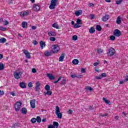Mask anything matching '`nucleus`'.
<instances>
[{
    "label": "nucleus",
    "instance_id": "f257e3e1",
    "mask_svg": "<svg viewBox=\"0 0 128 128\" xmlns=\"http://www.w3.org/2000/svg\"><path fill=\"white\" fill-rule=\"evenodd\" d=\"M58 4V0H52L51 3L49 6L50 10H54L56 6Z\"/></svg>",
    "mask_w": 128,
    "mask_h": 128
},
{
    "label": "nucleus",
    "instance_id": "f03ea898",
    "mask_svg": "<svg viewBox=\"0 0 128 128\" xmlns=\"http://www.w3.org/2000/svg\"><path fill=\"white\" fill-rule=\"evenodd\" d=\"M115 50L114 48H111L108 50V52H107V54H108V56H112L114 54Z\"/></svg>",
    "mask_w": 128,
    "mask_h": 128
},
{
    "label": "nucleus",
    "instance_id": "7ed1b4c3",
    "mask_svg": "<svg viewBox=\"0 0 128 128\" xmlns=\"http://www.w3.org/2000/svg\"><path fill=\"white\" fill-rule=\"evenodd\" d=\"M20 106H22V102H17L14 106V108L16 112H18L20 110Z\"/></svg>",
    "mask_w": 128,
    "mask_h": 128
},
{
    "label": "nucleus",
    "instance_id": "20e7f679",
    "mask_svg": "<svg viewBox=\"0 0 128 128\" xmlns=\"http://www.w3.org/2000/svg\"><path fill=\"white\" fill-rule=\"evenodd\" d=\"M22 72H15L14 74V77L16 80H19V78H20V76H22Z\"/></svg>",
    "mask_w": 128,
    "mask_h": 128
},
{
    "label": "nucleus",
    "instance_id": "39448f33",
    "mask_svg": "<svg viewBox=\"0 0 128 128\" xmlns=\"http://www.w3.org/2000/svg\"><path fill=\"white\" fill-rule=\"evenodd\" d=\"M114 36L117 37L120 36H122V32H120V30L116 29L114 31Z\"/></svg>",
    "mask_w": 128,
    "mask_h": 128
},
{
    "label": "nucleus",
    "instance_id": "423d86ee",
    "mask_svg": "<svg viewBox=\"0 0 128 128\" xmlns=\"http://www.w3.org/2000/svg\"><path fill=\"white\" fill-rule=\"evenodd\" d=\"M60 51V48L58 45L53 46V54H58Z\"/></svg>",
    "mask_w": 128,
    "mask_h": 128
},
{
    "label": "nucleus",
    "instance_id": "0eeeda50",
    "mask_svg": "<svg viewBox=\"0 0 128 128\" xmlns=\"http://www.w3.org/2000/svg\"><path fill=\"white\" fill-rule=\"evenodd\" d=\"M40 10V5L35 4L33 6V10L34 12H38Z\"/></svg>",
    "mask_w": 128,
    "mask_h": 128
},
{
    "label": "nucleus",
    "instance_id": "6e6552de",
    "mask_svg": "<svg viewBox=\"0 0 128 128\" xmlns=\"http://www.w3.org/2000/svg\"><path fill=\"white\" fill-rule=\"evenodd\" d=\"M23 52H24V54H25L26 58H30V53L28 51V50H24Z\"/></svg>",
    "mask_w": 128,
    "mask_h": 128
},
{
    "label": "nucleus",
    "instance_id": "1a4fd4ad",
    "mask_svg": "<svg viewBox=\"0 0 128 128\" xmlns=\"http://www.w3.org/2000/svg\"><path fill=\"white\" fill-rule=\"evenodd\" d=\"M30 106L32 108H36V100L33 99L30 101Z\"/></svg>",
    "mask_w": 128,
    "mask_h": 128
},
{
    "label": "nucleus",
    "instance_id": "9d476101",
    "mask_svg": "<svg viewBox=\"0 0 128 128\" xmlns=\"http://www.w3.org/2000/svg\"><path fill=\"white\" fill-rule=\"evenodd\" d=\"M28 14H30V12H28V11H24L20 13V16L22 17L28 16Z\"/></svg>",
    "mask_w": 128,
    "mask_h": 128
},
{
    "label": "nucleus",
    "instance_id": "9b49d317",
    "mask_svg": "<svg viewBox=\"0 0 128 128\" xmlns=\"http://www.w3.org/2000/svg\"><path fill=\"white\" fill-rule=\"evenodd\" d=\"M106 76V74L102 73L100 76H96V80H100L102 78H104Z\"/></svg>",
    "mask_w": 128,
    "mask_h": 128
},
{
    "label": "nucleus",
    "instance_id": "f8f14e48",
    "mask_svg": "<svg viewBox=\"0 0 128 128\" xmlns=\"http://www.w3.org/2000/svg\"><path fill=\"white\" fill-rule=\"evenodd\" d=\"M110 18V15L106 14L103 18H102V22H107L108 20Z\"/></svg>",
    "mask_w": 128,
    "mask_h": 128
},
{
    "label": "nucleus",
    "instance_id": "ddd939ff",
    "mask_svg": "<svg viewBox=\"0 0 128 128\" xmlns=\"http://www.w3.org/2000/svg\"><path fill=\"white\" fill-rule=\"evenodd\" d=\"M21 88H26V82H20L19 84Z\"/></svg>",
    "mask_w": 128,
    "mask_h": 128
},
{
    "label": "nucleus",
    "instance_id": "4468645a",
    "mask_svg": "<svg viewBox=\"0 0 128 128\" xmlns=\"http://www.w3.org/2000/svg\"><path fill=\"white\" fill-rule=\"evenodd\" d=\"M82 14V10H79L75 12V15L76 16H78Z\"/></svg>",
    "mask_w": 128,
    "mask_h": 128
},
{
    "label": "nucleus",
    "instance_id": "2eb2a0df",
    "mask_svg": "<svg viewBox=\"0 0 128 128\" xmlns=\"http://www.w3.org/2000/svg\"><path fill=\"white\" fill-rule=\"evenodd\" d=\"M48 35L50 36H56V33L55 32L50 31L48 32Z\"/></svg>",
    "mask_w": 128,
    "mask_h": 128
},
{
    "label": "nucleus",
    "instance_id": "dca6fc26",
    "mask_svg": "<svg viewBox=\"0 0 128 128\" xmlns=\"http://www.w3.org/2000/svg\"><path fill=\"white\" fill-rule=\"evenodd\" d=\"M66 54H62L60 57L59 58V62H64V56Z\"/></svg>",
    "mask_w": 128,
    "mask_h": 128
},
{
    "label": "nucleus",
    "instance_id": "f3484780",
    "mask_svg": "<svg viewBox=\"0 0 128 128\" xmlns=\"http://www.w3.org/2000/svg\"><path fill=\"white\" fill-rule=\"evenodd\" d=\"M21 112L22 114H26V112H28V110L26 108H22Z\"/></svg>",
    "mask_w": 128,
    "mask_h": 128
},
{
    "label": "nucleus",
    "instance_id": "a211bd4d",
    "mask_svg": "<svg viewBox=\"0 0 128 128\" xmlns=\"http://www.w3.org/2000/svg\"><path fill=\"white\" fill-rule=\"evenodd\" d=\"M40 46L42 50L44 48L46 47V42H44V41H40Z\"/></svg>",
    "mask_w": 128,
    "mask_h": 128
},
{
    "label": "nucleus",
    "instance_id": "6ab92c4d",
    "mask_svg": "<svg viewBox=\"0 0 128 128\" xmlns=\"http://www.w3.org/2000/svg\"><path fill=\"white\" fill-rule=\"evenodd\" d=\"M44 54L45 56H52V52H51L46 51L44 52Z\"/></svg>",
    "mask_w": 128,
    "mask_h": 128
},
{
    "label": "nucleus",
    "instance_id": "aec40b11",
    "mask_svg": "<svg viewBox=\"0 0 128 128\" xmlns=\"http://www.w3.org/2000/svg\"><path fill=\"white\" fill-rule=\"evenodd\" d=\"M22 26L23 28H28V22H23Z\"/></svg>",
    "mask_w": 128,
    "mask_h": 128
},
{
    "label": "nucleus",
    "instance_id": "412c9836",
    "mask_svg": "<svg viewBox=\"0 0 128 128\" xmlns=\"http://www.w3.org/2000/svg\"><path fill=\"white\" fill-rule=\"evenodd\" d=\"M47 76H48V78H49L50 80H54V78H56L54 77V75H52V74H47Z\"/></svg>",
    "mask_w": 128,
    "mask_h": 128
},
{
    "label": "nucleus",
    "instance_id": "4be33fe9",
    "mask_svg": "<svg viewBox=\"0 0 128 128\" xmlns=\"http://www.w3.org/2000/svg\"><path fill=\"white\" fill-rule=\"evenodd\" d=\"M53 128H58V122H53Z\"/></svg>",
    "mask_w": 128,
    "mask_h": 128
},
{
    "label": "nucleus",
    "instance_id": "5701e85b",
    "mask_svg": "<svg viewBox=\"0 0 128 128\" xmlns=\"http://www.w3.org/2000/svg\"><path fill=\"white\" fill-rule=\"evenodd\" d=\"M56 115L57 116L58 118L62 119V112L56 113Z\"/></svg>",
    "mask_w": 128,
    "mask_h": 128
},
{
    "label": "nucleus",
    "instance_id": "b1692460",
    "mask_svg": "<svg viewBox=\"0 0 128 128\" xmlns=\"http://www.w3.org/2000/svg\"><path fill=\"white\" fill-rule=\"evenodd\" d=\"M66 84V79L64 78L61 81L60 84L61 86H64V84Z\"/></svg>",
    "mask_w": 128,
    "mask_h": 128
},
{
    "label": "nucleus",
    "instance_id": "393cba45",
    "mask_svg": "<svg viewBox=\"0 0 128 128\" xmlns=\"http://www.w3.org/2000/svg\"><path fill=\"white\" fill-rule=\"evenodd\" d=\"M78 62H80V61L78 59H74L72 62V64H75V65L78 64Z\"/></svg>",
    "mask_w": 128,
    "mask_h": 128
},
{
    "label": "nucleus",
    "instance_id": "a878e982",
    "mask_svg": "<svg viewBox=\"0 0 128 128\" xmlns=\"http://www.w3.org/2000/svg\"><path fill=\"white\" fill-rule=\"evenodd\" d=\"M6 42V39L4 38H2L0 39V44H4Z\"/></svg>",
    "mask_w": 128,
    "mask_h": 128
},
{
    "label": "nucleus",
    "instance_id": "bb28decb",
    "mask_svg": "<svg viewBox=\"0 0 128 128\" xmlns=\"http://www.w3.org/2000/svg\"><path fill=\"white\" fill-rule=\"evenodd\" d=\"M52 28H56V30H60V26L56 23H54L52 25Z\"/></svg>",
    "mask_w": 128,
    "mask_h": 128
},
{
    "label": "nucleus",
    "instance_id": "cd10ccee",
    "mask_svg": "<svg viewBox=\"0 0 128 128\" xmlns=\"http://www.w3.org/2000/svg\"><path fill=\"white\" fill-rule=\"evenodd\" d=\"M96 32V30L94 27H91V28L89 30V32L90 34H94Z\"/></svg>",
    "mask_w": 128,
    "mask_h": 128
},
{
    "label": "nucleus",
    "instance_id": "c85d7f7f",
    "mask_svg": "<svg viewBox=\"0 0 128 128\" xmlns=\"http://www.w3.org/2000/svg\"><path fill=\"white\" fill-rule=\"evenodd\" d=\"M96 30H98V32H101L102 31V26L100 25H97L96 26Z\"/></svg>",
    "mask_w": 128,
    "mask_h": 128
},
{
    "label": "nucleus",
    "instance_id": "c756f323",
    "mask_svg": "<svg viewBox=\"0 0 128 128\" xmlns=\"http://www.w3.org/2000/svg\"><path fill=\"white\" fill-rule=\"evenodd\" d=\"M116 22V24H120V22H122V20H120V16L118 17Z\"/></svg>",
    "mask_w": 128,
    "mask_h": 128
},
{
    "label": "nucleus",
    "instance_id": "7c9ffc66",
    "mask_svg": "<svg viewBox=\"0 0 128 128\" xmlns=\"http://www.w3.org/2000/svg\"><path fill=\"white\" fill-rule=\"evenodd\" d=\"M103 100L105 102L106 104H110V102L108 101V100H106V98H104Z\"/></svg>",
    "mask_w": 128,
    "mask_h": 128
},
{
    "label": "nucleus",
    "instance_id": "2f4dec72",
    "mask_svg": "<svg viewBox=\"0 0 128 128\" xmlns=\"http://www.w3.org/2000/svg\"><path fill=\"white\" fill-rule=\"evenodd\" d=\"M86 90H89V92H92V87L89 86H86Z\"/></svg>",
    "mask_w": 128,
    "mask_h": 128
},
{
    "label": "nucleus",
    "instance_id": "473e14b6",
    "mask_svg": "<svg viewBox=\"0 0 128 128\" xmlns=\"http://www.w3.org/2000/svg\"><path fill=\"white\" fill-rule=\"evenodd\" d=\"M60 112V107H58V106H56V114H58Z\"/></svg>",
    "mask_w": 128,
    "mask_h": 128
},
{
    "label": "nucleus",
    "instance_id": "72a5a7b5",
    "mask_svg": "<svg viewBox=\"0 0 128 128\" xmlns=\"http://www.w3.org/2000/svg\"><path fill=\"white\" fill-rule=\"evenodd\" d=\"M37 121L38 122L40 123L42 122V119L40 116H38L36 118V122Z\"/></svg>",
    "mask_w": 128,
    "mask_h": 128
},
{
    "label": "nucleus",
    "instance_id": "f704fd0d",
    "mask_svg": "<svg viewBox=\"0 0 128 128\" xmlns=\"http://www.w3.org/2000/svg\"><path fill=\"white\" fill-rule=\"evenodd\" d=\"M30 122L32 124H36V118H32L30 120Z\"/></svg>",
    "mask_w": 128,
    "mask_h": 128
},
{
    "label": "nucleus",
    "instance_id": "c9c22d12",
    "mask_svg": "<svg viewBox=\"0 0 128 128\" xmlns=\"http://www.w3.org/2000/svg\"><path fill=\"white\" fill-rule=\"evenodd\" d=\"M4 68V64H0V70H2Z\"/></svg>",
    "mask_w": 128,
    "mask_h": 128
},
{
    "label": "nucleus",
    "instance_id": "e433bc0d",
    "mask_svg": "<svg viewBox=\"0 0 128 128\" xmlns=\"http://www.w3.org/2000/svg\"><path fill=\"white\" fill-rule=\"evenodd\" d=\"M0 30L4 32V31L6 30V27H4L2 26H0Z\"/></svg>",
    "mask_w": 128,
    "mask_h": 128
},
{
    "label": "nucleus",
    "instance_id": "4c0bfd02",
    "mask_svg": "<svg viewBox=\"0 0 128 128\" xmlns=\"http://www.w3.org/2000/svg\"><path fill=\"white\" fill-rule=\"evenodd\" d=\"M72 40H78V36L76 35H74L72 37Z\"/></svg>",
    "mask_w": 128,
    "mask_h": 128
},
{
    "label": "nucleus",
    "instance_id": "58836bf2",
    "mask_svg": "<svg viewBox=\"0 0 128 128\" xmlns=\"http://www.w3.org/2000/svg\"><path fill=\"white\" fill-rule=\"evenodd\" d=\"M45 90L47 91H48L50 90V86H49V85H46L45 86Z\"/></svg>",
    "mask_w": 128,
    "mask_h": 128
},
{
    "label": "nucleus",
    "instance_id": "ea45409f",
    "mask_svg": "<svg viewBox=\"0 0 128 128\" xmlns=\"http://www.w3.org/2000/svg\"><path fill=\"white\" fill-rule=\"evenodd\" d=\"M124 2V0H118L116 1V4H120L122 2Z\"/></svg>",
    "mask_w": 128,
    "mask_h": 128
},
{
    "label": "nucleus",
    "instance_id": "a19ab883",
    "mask_svg": "<svg viewBox=\"0 0 128 128\" xmlns=\"http://www.w3.org/2000/svg\"><path fill=\"white\" fill-rule=\"evenodd\" d=\"M40 87L36 86L35 87L36 92H40Z\"/></svg>",
    "mask_w": 128,
    "mask_h": 128
},
{
    "label": "nucleus",
    "instance_id": "79ce46f5",
    "mask_svg": "<svg viewBox=\"0 0 128 128\" xmlns=\"http://www.w3.org/2000/svg\"><path fill=\"white\" fill-rule=\"evenodd\" d=\"M110 40H116V36H110Z\"/></svg>",
    "mask_w": 128,
    "mask_h": 128
},
{
    "label": "nucleus",
    "instance_id": "37998d69",
    "mask_svg": "<svg viewBox=\"0 0 128 128\" xmlns=\"http://www.w3.org/2000/svg\"><path fill=\"white\" fill-rule=\"evenodd\" d=\"M50 40L51 42H56V38L50 37Z\"/></svg>",
    "mask_w": 128,
    "mask_h": 128
},
{
    "label": "nucleus",
    "instance_id": "c03bdc74",
    "mask_svg": "<svg viewBox=\"0 0 128 128\" xmlns=\"http://www.w3.org/2000/svg\"><path fill=\"white\" fill-rule=\"evenodd\" d=\"M76 23L78 24H82V20L80 19H77Z\"/></svg>",
    "mask_w": 128,
    "mask_h": 128
},
{
    "label": "nucleus",
    "instance_id": "a18cd8bd",
    "mask_svg": "<svg viewBox=\"0 0 128 128\" xmlns=\"http://www.w3.org/2000/svg\"><path fill=\"white\" fill-rule=\"evenodd\" d=\"M97 52L98 54H100L102 52V48H100L97 50Z\"/></svg>",
    "mask_w": 128,
    "mask_h": 128
},
{
    "label": "nucleus",
    "instance_id": "49530a36",
    "mask_svg": "<svg viewBox=\"0 0 128 128\" xmlns=\"http://www.w3.org/2000/svg\"><path fill=\"white\" fill-rule=\"evenodd\" d=\"M52 91L48 90L46 92V94H48V96H52Z\"/></svg>",
    "mask_w": 128,
    "mask_h": 128
},
{
    "label": "nucleus",
    "instance_id": "de8ad7c7",
    "mask_svg": "<svg viewBox=\"0 0 128 128\" xmlns=\"http://www.w3.org/2000/svg\"><path fill=\"white\" fill-rule=\"evenodd\" d=\"M74 28H80V25H78V24H76L74 25Z\"/></svg>",
    "mask_w": 128,
    "mask_h": 128
},
{
    "label": "nucleus",
    "instance_id": "09e8293b",
    "mask_svg": "<svg viewBox=\"0 0 128 128\" xmlns=\"http://www.w3.org/2000/svg\"><path fill=\"white\" fill-rule=\"evenodd\" d=\"M68 114H72V110H69L68 112Z\"/></svg>",
    "mask_w": 128,
    "mask_h": 128
},
{
    "label": "nucleus",
    "instance_id": "8fccbe9b",
    "mask_svg": "<svg viewBox=\"0 0 128 128\" xmlns=\"http://www.w3.org/2000/svg\"><path fill=\"white\" fill-rule=\"evenodd\" d=\"M28 88H32V82H30L28 84Z\"/></svg>",
    "mask_w": 128,
    "mask_h": 128
},
{
    "label": "nucleus",
    "instance_id": "3c124183",
    "mask_svg": "<svg viewBox=\"0 0 128 128\" xmlns=\"http://www.w3.org/2000/svg\"><path fill=\"white\" fill-rule=\"evenodd\" d=\"M36 86H38V88H40V82H36Z\"/></svg>",
    "mask_w": 128,
    "mask_h": 128
},
{
    "label": "nucleus",
    "instance_id": "603ef678",
    "mask_svg": "<svg viewBox=\"0 0 128 128\" xmlns=\"http://www.w3.org/2000/svg\"><path fill=\"white\" fill-rule=\"evenodd\" d=\"M81 72H82V74H84V72H86V69L84 68H82Z\"/></svg>",
    "mask_w": 128,
    "mask_h": 128
},
{
    "label": "nucleus",
    "instance_id": "864d4df0",
    "mask_svg": "<svg viewBox=\"0 0 128 128\" xmlns=\"http://www.w3.org/2000/svg\"><path fill=\"white\" fill-rule=\"evenodd\" d=\"M10 94H12V96H16V94L14 93V92H10Z\"/></svg>",
    "mask_w": 128,
    "mask_h": 128
},
{
    "label": "nucleus",
    "instance_id": "5fc2aeb1",
    "mask_svg": "<svg viewBox=\"0 0 128 128\" xmlns=\"http://www.w3.org/2000/svg\"><path fill=\"white\" fill-rule=\"evenodd\" d=\"M90 18H91L92 20H94V14H90Z\"/></svg>",
    "mask_w": 128,
    "mask_h": 128
},
{
    "label": "nucleus",
    "instance_id": "6e6d98bb",
    "mask_svg": "<svg viewBox=\"0 0 128 128\" xmlns=\"http://www.w3.org/2000/svg\"><path fill=\"white\" fill-rule=\"evenodd\" d=\"M8 4H13V1L12 0H9L8 1Z\"/></svg>",
    "mask_w": 128,
    "mask_h": 128
},
{
    "label": "nucleus",
    "instance_id": "4d7b16f0",
    "mask_svg": "<svg viewBox=\"0 0 128 128\" xmlns=\"http://www.w3.org/2000/svg\"><path fill=\"white\" fill-rule=\"evenodd\" d=\"M83 77H84V76L82 75L76 76V78H82Z\"/></svg>",
    "mask_w": 128,
    "mask_h": 128
},
{
    "label": "nucleus",
    "instance_id": "13d9d810",
    "mask_svg": "<svg viewBox=\"0 0 128 128\" xmlns=\"http://www.w3.org/2000/svg\"><path fill=\"white\" fill-rule=\"evenodd\" d=\"M32 72H33V74H35V72H36V68H32Z\"/></svg>",
    "mask_w": 128,
    "mask_h": 128
},
{
    "label": "nucleus",
    "instance_id": "bf43d9fd",
    "mask_svg": "<svg viewBox=\"0 0 128 128\" xmlns=\"http://www.w3.org/2000/svg\"><path fill=\"white\" fill-rule=\"evenodd\" d=\"M70 76H71V78H76V74H71Z\"/></svg>",
    "mask_w": 128,
    "mask_h": 128
},
{
    "label": "nucleus",
    "instance_id": "052dcab7",
    "mask_svg": "<svg viewBox=\"0 0 128 128\" xmlns=\"http://www.w3.org/2000/svg\"><path fill=\"white\" fill-rule=\"evenodd\" d=\"M88 6L90 7V6H94V4L92 3H90L88 4Z\"/></svg>",
    "mask_w": 128,
    "mask_h": 128
},
{
    "label": "nucleus",
    "instance_id": "680f3d73",
    "mask_svg": "<svg viewBox=\"0 0 128 128\" xmlns=\"http://www.w3.org/2000/svg\"><path fill=\"white\" fill-rule=\"evenodd\" d=\"M8 20H5L4 22V26H8Z\"/></svg>",
    "mask_w": 128,
    "mask_h": 128
},
{
    "label": "nucleus",
    "instance_id": "e2e57ef3",
    "mask_svg": "<svg viewBox=\"0 0 128 128\" xmlns=\"http://www.w3.org/2000/svg\"><path fill=\"white\" fill-rule=\"evenodd\" d=\"M108 116V114L106 113L105 114H104L102 115L101 116L104 118V116Z\"/></svg>",
    "mask_w": 128,
    "mask_h": 128
},
{
    "label": "nucleus",
    "instance_id": "0e129e2a",
    "mask_svg": "<svg viewBox=\"0 0 128 128\" xmlns=\"http://www.w3.org/2000/svg\"><path fill=\"white\" fill-rule=\"evenodd\" d=\"M4 91H1L0 90V96H4Z\"/></svg>",
    "mask_w": 128,
    "mask_h": 128
},
{
    "label": "nucleus",
    "instance_id": "69168bd1",
    "mask_svg": "<svg viewBox=\"0 0 128 128\" xmlns=\"http://www.w3.org/2000/svg\"><path fill=\"white\" fill-rule=\"evenodd\" d=\"M33 44H34V46H36V44H38V41L36 40L33 41Z\"/></svg>",
    "mask_w": 128,
    "mask_h": 128
},
{
    "label": "nucleus",
    "instance_id": "338daca9",
    "mask_svg": "<svg viewBox=\"0 0 128 128\" xmlns=\"http://www.w3.org/2000/svg\"><path fill=\"white\" fill-rule=\"evenodd\" d=\"M124 82H128V76H126V79L124 80Z\"/></svg>",
    "mask_w": 128,
    "mask_h": 128
},
{
    "label": "nucleus",
    "instance_id": "774afa93",
    "mask_svg": "<svg viewBox=\"0 0 128 128\" xmlns=\"http://www.w3.org/2000/svg\"><path fill=\"white\" fill-rule=\"evenodd\" d=\"M48 128H54V126L50 124L48 126Z\"/></svg>",
    "mask_w": 128,
    "mask_h": 128
}]
</instances>
